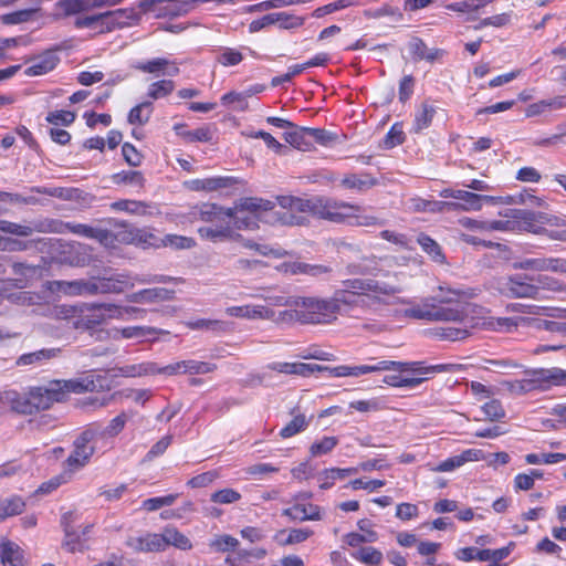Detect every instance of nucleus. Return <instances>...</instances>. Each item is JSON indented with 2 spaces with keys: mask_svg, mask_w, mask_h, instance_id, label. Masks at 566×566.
I'll return each instance as SVG.
<instances>
[{
  "mask_svg": "<svg viewBox=\"0 0 566 566\" xmlns=\"http://www.w3.org/2000/svg\"><path fill=\"white\" fill-rule=\"evenodd\" d=\"M93 379L86 377L82 379H53L41 386H32L21 394L9 389L0 392V403L10 406V408L23 415H32L42 410H48L55 402L66 400L69 394H81L93 391L95 389Z\"/></svg>",
  "mask_w": 566,
  "mask_h": 566,
  "instance_id": "1",
  "label": "nucleus"
},
{
  "mask_svg": "<svg viewBox=\"0 0 566 566\" xmlns=\"http://www.w3.org/2000/svg\"><path fill=\"white\" fill-rule=\"evenodd\" d=\"M448 296L426 298L421 304L407 308L405 313L408 317L429 322L463 323V327H441L436 333L442 339L461 340L469 336V327H472V325H468L465 322V306L457 302L462 293L455 290H448Z\"/></svg>",
  "mask_w": 566,
  "mask_h": 566,
  "instance_id": "2",
  "label": "nucleus"
},
{
  "mask_svg": "<svg viewBox=\"0 0 566 566\" xmlns=\"http://www.w3.org/2000/svg\"><path fill=\"white\" fill-rule=\"evenodd\" d=\"M107 223L113 227L108 230L102 227H91L83 223L62 222L57 220H46V227L56 230H48V233L71 232L80 237L94 239L105 248H116L118 244H153L155 235L145 230L137 229L130 224L108 219Z\"/></svg>",
  "mask_w": 566,
  "mask_h": 566,
  "instance_id": "3",
  "label": "nucleus"
},
{
  "mask_svg": "<svg viewBox=\"0 0 566 566\" xmlns=\"http://www.w3.org/2000/svg\"><path fill=\"white\" fill-rule=\"evenodd\" d=\"M273 203L270 200L254 197L241 198L232 208H223L216 203H205L199 208L201 221L216 223H233L238 229L253 230L259 222H272Z\"/></svg>",
  "mask_w": 566,
  "mask_h": 566,
  "instance_id": "4",
  "label": "nucleus"
},
{
  "mask_svg": "<svg viewBox=\"0 0 566 566\" xmlns=\"http://www.w3.org/2000/svg\"><path fill=\"white\" fill-rule=\"evenodd\" d=\"M398 283L382 281L377 279H348L344 280L340 287L337 289L332 297L336 305V316L340 313L358 306L364 296H373L382 300L386 296L395 295L401 292Z\"/></svg>",
  "mask_w": 566,
  "mask_h": 566,
  "instance_id": "5",
  "label": "nucleus"
},
{
  "mask_svg": "<svg viewBox=\"0 0 566 566\" xmlns=\"http://www.w3.org/2000/svg\"><path fill=\"white\" fill-rule=\"evenodd\" d=\"M500 216L505 219L489 221V232L526 231L539 234L544 231L542 226L551 222L549 218L545 213L533 212L524 209H505L500 212Z\"/></svg>",
  "mask_w": 566,
  "mask_h": 566,
  "instance_id": "6",
  "label": "nucleus"
},
{
  "mask_svg": "<svg viewBox=\"0 0 566 566\" xmlns=\"http://www.w3.org/2000/svg\"><path fill=\"white\" fill-rule=\"evenodd\" d=\"M165 282L161 275L133 274L128 272L115 273L111 276L94 277L95 294H120L135 287L136 284H153Z\"/></svg>",
  "mask_w": 566,
  "mask_h": 566,
  "instance_id": "7",
  "label": "nucleus"
},
{
  "mask_svg": "<svg viewBox=\"0 0 566 566\" xmlns=\"http://www.w3.org/2000/svg\"><path fill=\"white\" fill-rule=\"evenodd\" d=\"M296 306L301 310V324L323 325L337 319L332 297L297 296Z\"/></svg>",
  "mask_w": 566,
  "mask_h": 566,
  "instance_id": "8",
  "label": "nucleus"
},
{
  "mask_svg": "<svg viewBox=\"0 0 566 566\" xmlns=\"http://www.w3.org/2000/svg\"><path fill=\"white\" fill-rule=\"evenodd\" d=\"M527 375V378L517 381V387L523 392L545 391L555 386L566 387V369L558 367L538 368Z\"/></svg>",
  "mask_w": 566,
  "mask_h": 566,
  "instance_id": "9",
  "label": "nucleus"
},
{
  "mask_svg": "<svg viewBox=\"0 0 566 566\" xmlns=\"http://www.w3.org/2000/svg\"><path fill=\"white\" fill-rule=\"evenodd\" d=\"M350 211L352 203L325 197L311 198L308 209V213L334 223H345Z\"/></svg>",
  "mask_w": 566,
  "mask_h": 566,
  "instance_id": "10",
  "label": "nucleus"
},
{
  "mask_svg": "<svg viewBox=\"0 0 566 566\" xmlns=\"http://www.w3.org/2000/svg\"><path fill=\"white\" fill-rule=\"evenodd\" d=\"M133 10L117 9L114 11H107L94 15L78 17L74 21V25L77 29L98 27L103 31H113L114 29L123 28L126 25V23L122 21V19H130L133 18Z\"/></svg>",
  "mask_w": 566,
  "mask_h": 566,
  "instance_id": "11",
  "label": "nucleus"
},
{
  "mask_svg": "<svg viewBox=\"0 0 566 566\" xmlns=\"http://www.w3.org/2000/svg\"><path fill=\"white\" fill-rule=\"evenodd\" d=\"M93 441H97L96 432L88 428L75 440L74 450L65 461L66 469L70 472L83 468L88 462L95 451L94 446L91 444Z\"/></svg>",
  "mask_w": 566,
  "mask_h": 566,
  "instance_id": "12",
  "label": "nucleus"
},
{
  "mask_svg": "<svg viewBox=\"0 0 566 566\" xmlns=\"http://www.w3.org/2000/svg\"><path fill=\"white\" fill-rule=\"evenodd\" d=\"M271 202L273 203L271 213L274 217V221H272L271 223L281 222L284 224H301L303 218L296 217L292 214V212L308 213L311 198L306 199L293 196L277 197V202L280 207L287 210V212H284L283 216H279V212L274 211L275 203L273 201Z\"/></svg>",
  "mask_w": 566,
  "mask_h": 566,
  "instance_id": "13",
  "label": "nucleus"
},
{
  "mask_svg": "<svg viewBox=\"0 0 566 566\" xmlns=\"http://www.w3.org/2000/svg\"><path fill=\"white\" fill-rule=\"evenodd\" d=\"M501 292L510 297L536 298L539 295V286L534 277L524 274H514L504 279L500 287Z\"/></svg>",
  "mask_w": 566,
  "mask_h": 566,
  "instance_id": "14",
  "label": "nucleus"
},
{
  "mask_svg": "<svg viewBox=\"0 0 566 566\" xmlns=\"http://www.w3.org/2000/svg\"><path fill=\"white\" fill-rule=\"evenodd\" d=\"M515 270H532L537 272H554L566 274V259L563 258H527L512 263Z\"/></svg>",
  "mask_w": 566,
  "mask_h": 566,
  "instance_id": "15",
  "label": "nucleus"
},
{
  "mask_svg": "<svg viewBox=\"0 0 566 566\" xmlns=\"http://www.w3.org/2000/svg\"><path fill=\"white\" fill-rule=\"evenodd\" d=\"M134 67L144 73L153 74L154 76H176L179 74V66L176 61H169L164 57H156L145 62H137Z\"/></svg>",
  "mask_w": 566,
  "mask_h": 566,
  "instance_id": "16",
  "label": "nucleus"
},
{
  "mask_svg": "<svg viewBox=\"0 0 566 566\" xmlns=\"http://www.w3.org/2000/svg\"><path fill=\"white\" fill-rule=\"evenodd\" d=\"M502 201L503 197L500 196L479 195L469 191L461 202H447V208L450 210L480 211L484 202L499 205Z\"/></svg>",
  "mask_w": 566,
  "mask_h": 566,
  "instance_id": "17",
  "label": "nucleus"
},
{
  "mask_svg": "<svg viewBox=\"0 0 566 566\" xmlns=\"http://www.w3.org/2000/svg\"><path fill=\"white\" fill-rule=\"evenodd\" d=\"M226 313L231 317L245 319H273L275 312L264 305H241L226 308Z\"/></svg>",
  "mask_w": 566,
  "mask_h": 566,
  "instance_id": "18",
  "label": "nucleus"
},
{
  "mask_svg": "<svg viewBox=\"0 0 566 566\" xmlns=\"http://www.w3.org/2000/svg\"><path fill=\"white\" fill-rule=\"evenodd\" d=\"M266 368L280 374L308 377L316 371H323V366L306 363L273 361Z\"/></svg>",
  "mask_w": 566,
  "mask_h": 566,
  "instance_id": "19",
  "label": "nucleus"
},
{
  "mask_svg": "<svg viewBox=\"0 0 566 566\" xmlns=\"http://www.w3.org/2000/svg\"><path fill=\"white\" fill-rule=\"evenodd\" d=\"M277 270L282 273L290 275H310L321 276L331 272V268L324 264H310L300 261L283 262L277 266Z\"/></svg>",
  "mask_w": 566,
  "mask_h": 566,
  "instance_id": "20",
  "label": "nucleus"
},
{
  "mask_svg": "<svg viewBox=\"0 0 566 566\" xmlns=\"http://www.w3.org/2000/svg\"><path fill=\"white\" fill-rule=\"evenodd\" d=\"M159 334H167V332L163 331V329H158L156 327H150V326H127V327L113 329L112 337L114 339L136 338V339H139L140 342H143V340H154V339H156V336Z\"/></svg>",
  "mask_w": 566,
  "mask_h": 566,
  "instance_id": "21",
  "label": "nucleus"
},
{
  "mask_svg": "<svg viewBox=\"0 0 566 566\" xmlns=\"http://www.w3.org/2000/svg\"><path fill=\"white\" fill-rule=\"evenodd\" d=\"M48 230L52 229L46 227V220L35 221L30 224H20L0 219V231L17 237H30L34 232L48 233Z\"/></svg>",
  "mask_w": 566,
  "mask_h": 566,
  "instance_id": "22",
  "label": "nucleus"
},
{
  "mask_svg": "<svg viewBox=\"0 0 566 566\" xmlns=\"http://www.w3.org/2000/svg\"><path fill=\"white\" fill-rule=\"evenodd\" d=\"M127 545L136 552H161L164 549V538L160 534L146 533L140 536H130Z\"/></svg>",
  "mask_w": 566,
  "mask_h": 566,
  "instance_id": "23",
  "label": "nucleus"
},
{
  "mask_svg": "<svg viewBox=\"0 0 566 566\" xmlns=\"http://www.w3.org/2000/svg\"><path fill=\"white\" fill-rule=\"evenodd\" d=\"M340 187L356 192H365L377 185L376 178L369 172L346 174L339 180Z\"/></svg>",
  "mask_w": 566,
  "mask_h": 566,
  "instance_id": "24",
  "label": "nucleus"
},
{
  "mask_svg": "<svg viewBox=\"0 0 566 566\" xmlns=\"http://www.w3.org/2000/svg\"><path fill=\"white\" fill-rule=\"evenodd\" d=\"M282 514L291 521H319L322 520L319 506L312 503H296L291 507L284 509Z\"/></svg>",
  "mask_w": 566,
  "mask_h": 566,
  "instance_id": "25",
  "label": "nucleus"
},
{
  "mask_svg": "<svg viewBox=\"0 0 566 566\" xmlns=\"http://www.w3.org/2000/svg\"><path fill=\"white\" fill-rule=\"evenodd\" d=\"M385 364L387 365L386 370L408 371L415 375L413 377H421L430 373L446 370L443 365L426 367L422 361L385 360Z\"/></svg>",
  "mask_w": 566,
  "mask_h": 566,
  "instance_id": "26",
  "label": "nucleus"
},
{
  "mask_svg": "<svg viewBox=\"0 0 566 566\" xmlns=\"http://www.w3.org/2000/svg\"><path fill=\"white\" fill-rule=\"evenodd\" d=\"M359 533L350 532L344 536V542L350 547H358L363 543H374L378 539V534L373 530L369 520H360L357 522Z\"/></svg>",
  "mask_w": 566,
  "mask_h": 566,
  "instance_id": "27",
  "label": "nucleus"
},
{
  "mask_svg": "<svg viewBox=\"0 0 566 566\" xmlns=\"http://www.w3.org/2000/svg\"><path fill=\"white\" fill-rule=\"evenodd\" d=\"M385 223L384 219L357 205H353V211L348 212L345 222L353 227H382Z\"/></svg>",
  "mask_w": 566,
  "mask_h": 566,
  "instance_id": "28",
  "label": "nucleus"
},
{
  "mask_svg": "<svg viewBox=\"0 0 566 566\" xmlns=\"http://www.w3.org/2000/svg\"><path fill=\"white\" fill-rule=\"evenodd\" d=\"M61 348H42L32 353H25L18 357L15 364L18 366H42L45 363L60 357Z\"/></svg>",
  "mask_w": 566,
  "mask_h": 566,
  "instance_id": "29",
  "label": "nucleus"
},
{
  "mask_svg": "<svg viewBox=\"0 0 566 566\" xmlns=\"http://www.w3.org/2000/svg\"><path fill=\"white\" fill-rule=\"evenodd\" d=\"M59 57L54 52L48 51L32 60V64L24 71L28 76L44 75L56 67Z\"/></svg>",
  "mask_w": 566,
  "mask_h": 566,
  "instance_id": "30",
  "label": "nucleus"
},
{
  "mask_svg": "<svg viewBox=\"0 0 566 566\" xmlns=\"http://www.w3.org/2000/svg\"><path fill=\"white\" fill-rule=\"evenodd\" d=\"M481 455L480 450L468 449L464 450L461 454L450 457L444 461L440 462L433 471L436 472H451L460 467H462L467 462L479 461Z\"/></svg>",
  "mask_w": 566,
  "mask_h": 566,
  "instance_id": "31",
  "label": "nucleus"
},
{
  "mask_svg": "<svg viewBox=\"0 0 566 566\" xmlns=\"http://www.w3.org/2000/svg\"><path fill=\"white\" fill-rule=\"evenodd\" d=\"M128 416L126 412H120L114 417L107 426H92L88 429L96 432V439L115 438L117 437L126 426Z\"/></svg>",
  "mask_w": 566,
  "mask_h": 566,
  "instance_id": "32",
  "label": "nucleus"
},
{
  "mask_svg": "<svg viewBox=\"0 0 566 566\" xmlns=\"http://www.w3.org/2000/svg\"><path fill=\"white\" fill-rule=\"evenodd\" d=\"M157 370L158 366L151 361L127 364L114 368L115 374L122 377H142L154 375Z\"/></svg>",
  "mask_w": 566,
  "mask_h": 566,
  "instance_id": "33",
  "label": "nucleus"
},
{
  "mask_svg": "<svg viewBox=\"0 0 566 566\" xmlns=\"http://www.w3.org/2000/svg\"><path fill=\"white\" fill-rule=\"evenodd\" d=\"M234 184L232 177H210L205 179H195L189 182L190 189L196 191H214L228 188Z\"/></svg>",
  "mask_w": 566,
  "mask_h": 566,
  "instance_id": "34",
  "label": "nucleus"
},
{
  "mask_svg": "<svg viewBox=\"0 0 566 566\" xmlns=\"http://www.w3.org/2000/svg\"><path fill=\"white\" fill-rule=\"evenodd\" d=\"M307 127L298 128L294 125L292 129L284 133L283 137L285 142L294 148L302 151H308L313 148V144L311 142L310 135L307 134Z\"/></svg>",
  "mask_w": 566,
  "mask_h": 566,
  "instance_id": "35",
  "label": "nucleus"
},
{
  "mask_svg": "<svg viewBox=\"0 0 566 566\" xmlns=\"http://www.w3.org/2000/svg\"><path fill=\"white\" fill-rule=\"evenodd\" d=\"M409 211L412 212H442L447 208V201L427 200L421 197H411L406 202Z\"/></svg>",
  "mask_w": 566,
  "mask_h": 566,
  "instance_id": "36",
  "label": "nucleus"
},
{
  "mask_svg": "<svg viewBox=\"0 0 566 566\" xmlns=\"http://www.w3.org/2000/svg\"><path fill=\"white\" fill-rule=\"evenodd\" d=\"M97 304L98 303H93L86 307V312L83 313L80 319L74 323L76 328L91 329L106 321L104 311L102 308H97Z\"/></svg>",
  "mask_w": 566,
  "mask_h": 566,
  "instance_id": "37",
  "label": "nucleus"
},
{
  "mask_svg": "<svg viewBox=\"0 0 566 566\" xmlns=\"http://www.w3.org/2000/svg\"><path fill=\"white\" fill-rule=\"evenodd\" d=\"M1 563L3 566H24L23 552L13 542L7 541L1 544Z\"/></svg>",
  "mask_w": 566,
  "mask_h": 566,
  "instance_id": "38",
  "label": "nucleus"
},
{
  "mask_svg": "<svg viewBox=\"0 0 566 566\" xmlns=\"http://www.w3.org/2000/svg\"><path fill=\"white\" fill-rule=\"evenodd\" d=\"M436 115V107L428 103H422L415 112L412 132L418 134L428 128Z\"/></svg>",
  "mask_w": 566,
  "mask_h": 566,
  "instance_id": "39",
  "label": "nucleus"
},
{
  "mask_svg": "<svg viewBox=\"0 0 566 566\" xmlns=\"http://www.w3.org/2000/svg\"><path fill=\"white\" fill-rule=\"evenodd\" d=\"M161 536L164 538V549L170 545L182 551H188L192 547L190 539L176 527H165Z\"/></svg>",
  "mask_w": 566,
  "mask_h": 566,
  "instance_id": "40",
  "label": "nucleus"
},
{
  "mask_svg": "<svg viewBox=\"0 0 566 566\" xmlns=\"http://www.w3.org/2000/svg\"><path fill=\"white\" fill-rule=\"evenodd\" d=\"M169 291L166 289H145L127 296L132 303H153L169 298Z\"/></svg>",
  "mask_w": 566,
  "mask_h": 566,
  "instance_id": "41",
  "label": "nucleus"
},
{
  "mask_svg": "<svg viewBox=\"0 0 566 566\" xmlns=\"http://www.w3.org/2000/svg\"><path fill=\"white\" fill-rule=\"evenodd\" d=\"M409 51L412 56L417 60H426L429 62H433L440 56H442L443 51L439 49H429L424 42L420 39H413L409 43Z\"/></svg>",
  "mask_w": 566,
  "mask_h": 566,
  "instance_id": "42",
  "label": "nucleus"
},
{
  "mask_svg": "<svg viewBox=\"0 0 566 566\" xmlns=\"http://www.w3.org/2000/svg\"><path fill=\"white\" fill-rule=\"evenodd\" d=\"M232 224L233 223L222 222L201 227L198 229V233L202 239H208L214 242L220 241L230 237Z\"/></svg>",
  "mask_w": 566,
  "mask_h": 566,
  "instance_id": "43",
  "label": "nucleus"
},
{
  "mask_svg": "<svg viewBox=\"0 0 566 566\" xmlns=\"http://www.w3.org/2000/svg\"><path fill=\"white\" fill-rule=\"evenodd\" d=\"M24 506V501L18 495L0 499V521L21 514Z\"/></svg>",
  "mask_w": 566,
  "mask_h": 566,
  "instance_id": "44",
  "label": "nucleus"
},
{
  "mask_svg": "<svg viewBox=\"0 0 566 566\" xmlns=\"http://www.w3.org/2000/svg\"><path fill=\"white\" fill-rule=\"evenodd\" d=\"M285 534H286V531L281 530L274 536V539L282 546L303 543L308 537L312 536L313 532L310 528H292L287 532V539H282V537Z\"/></svg>",
  "mask_w": 566,
  "mask_h": 566,
  "instance_id": "45",
  "label": "nucleus"
},
{
  "mask_svg": "<svg viewBox=\"0 0 566 566\" xmlns=\"http://www.w3.org/2000/svg\"><path fill=\"white\" fill-rule=\"evenodd\" d=\"M262 294L252 295L268 302L271 306H296L297 296H289L284 293H276L272 289H264Z\"/></svg>",
  "mask_w": 566,
  "mask_h": 566,
  "instance_id": "46",
  "label": "nucleus"
},
{
  "mask_svg": "<svg viewBox=\"0 0 566 566\" xmlns=\"http://www.w3.org/2000/svg\"><path fill=\"white\" fill-rule=\"evenodd\" d=\"M111 208L115 211H123L129 214L144 216L148 213L149 206L144 201L122 199L113 202Z\"/></svg>",
  "mask_w": 566,
  "mask_h": 566,
  "instance_id": "47",
  "label": "nucleus"
},
{
  "mask_svg": "<svg viewBox=\"0 0 566 566\" xmlns=\"http://www.w3.org/2000/svg\"><path fill=\"white\" fill-rule=\"evenodd\" d=\"M418 244L421 249L434 261L442 263L444 261V254L437 241L424 233H420L417 238Z\"/></svg>",
  "mask_w": 566,
  "mask_h": 566,
  "instance_id": "48",
  "label": "nucleus"
},
{
  "mask_svg": "<svg viewBox=\"0 0 566 566\" xmlns=\"http://www.w3.org/2000/svg\"><path fill=\"white\" fill-rule=\"evenodd\" d=\"M91 0H60L56 7L64 15H75L93 10Z\"/></svg>",
  "mask_w": 566,
  "mask_h": 566,
  "instance_id": "49",
  "label": "nucleus"
},
{
  "mask_svg": "<svg viewBox=\"0 0 566 566\" xmlns=\"http://www.w3.org/2000/svg\"><path fill=\"white\" fill-rule=\"evenodd\" d=\"M352 557L367 566H377L382 560V553L374 547H360L352 553Z\"/></svg>",
  "mask_w": 566,
  "mask_h": 566,
  "instance_id": "50",
  "label": "nucleus"
},
{
  "mask_svg": "<svg viewBox=\"0 0 566 566\" xmlns=\"http://www.w3.org/2000/svg\"><path fill=\"white\" fill-rule=\"evenodd\" d=\"M153 106L151 102H143L136 106H134L128 114V123L132 125H145L151 115Z\"/></svg>",
  "mask_w": 566,
  "mask_h": 566,
  "instance_id": "51",
  "label": "nucleus"
},
{
  "mask_svg": "<svg viewBox=\"0 0 566 566\" xmlns=\"http://www.w3.org/2000/svg\"><path fill=\"white\" fill-rule=\"evenodd\" d=\"M113 182L116 185H129L135 188H143L145 184L144 176L140 171L137 170H123L117 174H114Z\"/></svg>",
  "mask_w": 566,
  "mask_h": 566,
  "instance_id": "52",
  "label": "nucleus"
},
{
  "mask_svg": "<svg viewBox=\"0 0 566 566\" xmlns=\"http://www.w3.org/2000/svg\"><path fill=\"white\" fill-rule=\"evenodd\" d=\"M176 85L172 80H159L153 82L147 90V96L151 99H160L170 95Z\"/></svg>",
  "mask_w": 566,
  "mask_h": 566,
  "instance_id": "53",
  "label": "nucleus"
},
{
  "mask_svg": "<svg viewBox=\"0 0 566 566\" xmlns=\"http://www.w3.org/2000/svg\"><path fill=\"white\" fill-rule=\"evenodd\" d=\"M424 379V377H409L402 374H397L385 376L384 382L398 388H415L419 386Z\"/></svg>",
  "mask_w": 566,
  "mask_h": 566,
  "instance_id": "54",
  "label": "nucleus"
},
{
  "mask_svg": "<svg viewBox=\"0 0 566 566\" xmlns=\"http://www.w3.org/2000/svg\"><path fill=\"white\" fill-rule=\"evenodd\" d=\"M501 203L506 205H531L533 207H541L544 203L542 198L536 197L530 191H521L516 195L503 197V201Z\"/></svg>",
  "mask_w": 566,
  "mask_h": 566,
  "instance_id": "55",
  "label": "nucleus"
},
{
  "mask_svg": "<svg viewBox=\"0 0 566 566\" xmlns=\"http://www.w3.org/2000/svg\"><path fill=\"white\" fill-rule=\"evenodd\" d=\"M216 59L222 66H235L243 61V54L237 49L224 46L219 49Z\"/></svg>",
  "mask_w": 566,
  "mask_h": 566,
  "instance_id": "56",
  "label": "nucleus"
},
{
  "mask_svg": "<svg viewBox=\"0 0 566 566\" xmlns=\"http://www.w3.org/2000/svg\"><path fill=\"white\" fill-rule=\"evenodd\" d=\"M524 459L527 464H555L566 461V453H528Z\"/></svg>",
  "mask_w": 566,
  "mask_h": 566,
  "instance_id": "57",
  "label": "nucleus"
},
{
  "mask_svg": "<svg viewBox=\"0 0 566 566\" xmlns=\"http://www.w3.org/2000/svg\"><path fill=\"white\" fill-rule=\"evenodd\" d=\"M184 374L205 375L217 369V365L209 361H200L195 359L184 360Z\"/></svg>",
  "mask_w": 566,
  "mask_h": 566,
  "instance_id": "58",
  "label": "nucleus"
},
{
  "mask_svg": "<svg viewBox=\"0 0 566 566\" xmlns=\"http://www.w3.org/2000/svg\"><path fill=\"white\" fill-rule=\"evenodd\" d=\"M308 426L304 415L295 416L286 426L280 430V436L284 439L291 438L302 431Z\"/></svg>",
  "mask_w": 566,
  "mask_h": 566,
  "instance_id": "59",
  "label": "nucleus"
},
{
  "mask_svg": "<svg viewBox=\"0 0 566 566\" xmlns=\"http://www.w3.org/2000/svg\"><path fill=\"white\" fill-rule=\"evenodd\" d=\"M338 444L336 437H323L310 447L311 457H321L329 453Z\"/></svg>",
  "mask_w": 566,
  "mask_h": 566,
  "instance_id": "60",
  "label": "nucleus"
},
{
  "mask_svg": "<svg viewBox=\"0 0 566 566\" xmlns=\"http://www.w3.org/2000/svg\"><path fill=\"white\" fill-rule=\"evenodd\" d=\"M239 546V541L228 534L218 535L210 542V547L214 552L226 553L234 551Z\"/></svg>",
  "mask_w": 566,
  "mask_h": 566,
  "instance_id": "61",
  "label": "nucleus"
},
{
  "mask_svg": "<svg viewBox=\"0 0 566 566\" xmlns=\"http://www.w3.org/2000/svg\"><path fill=\"white\" fill-rule=\"evenodd\" d=\"M9 301L15 305L30 306L41 304L42 296L34 292L21 291L8 296Z\"/></svg>",
  "mask_w": 566,
  "mask_h": 566,
  "instance_id": "62",
  "label": "nucleus"
},
{
  "mask_svg": "<svg viewBox=\"0 0 566 566\" xmlns=\"http://www.w3.org/2000/svg\"><path fill=\"white\" fill-rule=\"evenodd\" d=\"M365 17L373 18V19H379L381 17H390V18H392L394 21H399L402 19V13L400 12V10L398 8L386 3L377 9L366 10Z\"/></svg>",
  "mask_w": 566,
  "mask_h": 566,
  "instance_id": "63",
  "label": "nucleus"
},
{
  "mask_svg": "<svg viewBox=\"0 0 566 566\" xmlns=\"http://www.w3.org/2000/svg\"><path fill=\"white\" fill-rule=\"evenodd\" d=\"M241 500V494L230 488L211 493L210 501L218 504H232Z\"/></svg>",
  "mask_w": 566,
  "mask_h": 566,
  "instance_id": "64",
  "label": "nucleus"
}]
</instances>
